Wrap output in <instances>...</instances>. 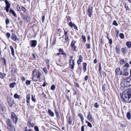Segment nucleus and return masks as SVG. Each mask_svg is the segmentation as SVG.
Wrapping results in <instances>:
<instances>
[{"mask_svg":"<svg viewBox=\"0 0 131 131\" xmlns=\"http://www.w3.org/2000/svg\"><path fill=\"white\" fill-rule=\"evenodd\" d=\"M127 48L125 47L122 48L121 49V50L124 54H126L127 52Z\"/></svg>","mask_w":131,"mask_h":131,"instance_id":"6ab92c4d","label":"nucleus"},{"mask_svg":"<svg viewBox=\"0 0 131 131\" xmlns=\"http://www.w3.org/2000/svg\"><path fill=\"white\" fill-rule=\"evenodd\" d=\"M32 80L33 81H36L40 80V77L41 76V73L39 70H34L32 72Z\"/></svg>","mask_w":131,"mask_h":131,"instance_id":"f03ea898","label":"nucleus"},{"mask_svg":"<svg viewBox=\"0 0 131 131\" xmlns=\"http://www.w3.org/2000/svg\"><path fill=\"white\" fill-rule=\"evenodd\" d=\"M124 85L126 87H129L131 85V77L126 80L124 82Z\"/></svg>","mask_w":131,"mask_h":131,"instance_id":"20e7f679","label":"nucleus"},{"mask_svg":"<svg viewBox=\"0 0 131 131\" xmlns=\"http://www.w3.org/2000/svg\"><path fill=\"white\" fill-rule=\"evenodd\" d=\"M5 3L6 7L10 8V4L9 3L7 0H5Z\"/></svg>","mask_w":131,"mask_h":131,"instance_id":"4be33fe9","label":"nucleus"},{"mask_svg":"<svg viewBox=\"0 0 131 131\" xmlns=\"http://www.w3.org/2000/svg\"><path fill=\"white\" fill-rule=\"evenodd\" d=\"M34 129L35 131H39L38 128L37 126H35L34 127Z\"/></svg>","mask_w":131,"mask_h":131,"instance_id":"de8ad7c7","label":"nucleus"},{"mask_svg":"<svg viewBox=\"0 0 131 131\" xmlns=\"http://www.w3.org/2000/svg\"><path fill=\"white\" fill-rule=\"evenodd\" d=\"M128 73L127 71L125 72L124 74H123L122 75H124L125 76H127L128 75Z\"/></svg>","mask_w":131,"mask_h":131,"instance_id":"864d4df0","label":"nucleus"},{"mask_svg":"<svg viewBox=\"0 0 131 131\" xmlns=\"http://www.w3.org/2000/svg\"><path fill=\"white\" fill-rule=\"evenodd\" d=\"M125 7L126 8V10H128L129 9V8L127 5L125 4Z\"/></svg>","mask_w":131,"mask_h":131,"instance_id":"6e6d98bb","label":"nucleus"},{"mask_svg":"<svg viewBox=\"0 0 131 131\" xmlns=\"http://www.w3.org/2000/svg\"><path fill=\"white\" fill-rule=\"evenodd\" d=\"M87 66V63L85 62H84L83 63V71H84V72H85L86 71V67Z\"/></svg>","mask_w":131,"mask_h":131,"instance_id":"f3484780","label":"nucleus"},{"mask_svg":"<svg viewBox=\"0 0 131 131\" xmlns=\"http://www.w3.org/2000/svg\"><path fill=\"white\" fill-rule=\"evenodd\" d=\"M120 64L122 65L123 64L125 63H126V62H125V61L123 59H122L121 60L119 61Z\"/></svg>","mask_w":131,"mask_h":131,"instance_id":"473e14b6","label":"nucleus"},{"mask_svg":"<svg viewBox=\"0 0 131 131\" xmlns=\"http://www.w3.org/2000/svg\"><path fill=\"white\" fill-rule=\"evenodd\" d=\"M10 48L11 51V53L12 55L14 56V49L12 46H10Z\"/></svg>","mask_w":131,"mask_h":131,"instance_id":"5701e85b","label":"nucleus"},{"mask_svg":"<svg viewBox=\"0 0 131 131\" xmlns=\"http://www.w3.org/2000/svg\"><path fill=\"white\" fill-rule=\"evenodd\" d=\"M82 37L83 39V41L85 42L86 40L85 37L84 36H82Z\"/></svg>","mask_w":131,"mask_h":131,"instance_id":"3c124183","label":"nucleus"},{"mask_svg":"<svg viewBox=\"0 0 131 131\" xmlns=\"http://www.w3.org/2000/svg\"><path fill=\"white\" fill-rule=\"evenodd\" d=\"M69 25L71 27H72L73 26V24L72 22H70V23L69 24Z\"/></svg>","mask_w":131,"mask_h":131,"instance_id":"5fc2aeb1","label":"nucleus"},{"mask_svg":"<svg viewBox=\"0 0 131 131\" xmlns=\"http://www.w3.org/2000/svg\"><path fill=\"white\" fill-rule=\"evenodd\" d=\"M119 36L121 39H123L124 37V35L123 33H120L119 34Z\"/></svg>","mask_w":131,"mask_h":131,"instance_id":"79ce46f5","label":"nucleus"},{"mask_svg":"<svg viewBox=\"0 0 131 131\" xmlns=\"http://www.w3.org/2000/svg\"><path fill=\"white\" fill-rule=\"evenodd\" d=\"M86 123H87L88 124V126L89 127H90L91 128H92V125L88 121H86Z\"/></svg>","mask_w":131,"mask_h":131,"instance_id":"e433bc0d","label":"nucleus"},{"mask_svg":"<svg viewBox=\"0 0 131 131\" xmlns=\"http://www.w3.org/2000/svg\"><path fill=\"white\" fill-rule=\"evenodd\" d=\"M48 112L49 113L50 115L51 116H54V114L50 110H48Z\"/></svg>","mask_w":131,"mask_h":131,"instance_id":"c756f323","label":"nucleus"},{"mask_svg":"<svg viewBox=\"0 0 131 131\" xmlns=\"http://www.w3.org/2000/svg\"><path fill=\"white\" fill-rule=\"evenodd\" d=\"M115 74L116 75H121L123 74L122 71H120V69L119 68H116L115 70Z\"/></svg>","mask_w":131,"mask_h":131,"instance_id":"9d476101","label":"nucleus"},{"mask_svg":"<svg viewBox=\"0 0 131 131\" xmlns=\"http://www.w3.org/2000/svg\"><path fill=\"white\" fill-rule=\"evenodd\" d=\"M124 66L128 68V67H129L130 66L128 63H127L124 65Z\"/></svg>","mask_w":131,"mask_h":131,"instance_id":"c03bdc74","label":"nucleus"},{"mask_svg":"<svg viewBox=\"0 0 131 131\" xmlns=\"http://www.w3.org/2000/svg\"><path fill=\"white\" fill-rule=\"evenodd\" d=\"M2 59L4 61H3V62L4 63V65H6V60L5 58H3Z\"/></svg>","mask_w":131,"mask_h":131,"instance_id":"69168bd1","label":"nucleus"},{"mask_svg":"<svg viewBox=\"0 0 131 131\" xmlns=\"http://www.w3.org/2000/svg\"><path fill=\"white\" fill-rule=\"evenodd\" d=\"M86 48L88 49H89L90 48V44H87L86 45Z\"/></svg>","mask_w":131,"mask_h":131,"instance_id":"052dcab7","label":"nucleus"},{"mask_svg":"<svg viewBox=\"0 0 131 131\" xmlns=\"http://www.w3.org/2000/svg\"><path fill=\"white\" fill-rule=\"evenodd\" d=\"M21 10L24 12V13H25L26 11V9L24 7H22L21 8Z\"/></svg>","mask_w":131,"mask_h":131,"instance_id":"8fccbe9b","label":"nucleus"},{"mask_svg":"<svg viewBox=\"0 0 131 131\" xmlns=\"http://www.w3.org/2000/svg\"><path fill=\"white\" fill-rule=\"evenodd\" d=\"M29 43L31 47H35L37 45V41L35 40H31L30 41Z\"/></svg>","mask_w":131,"mask_h":131,"instance_id":"6e6552de","label":"nucleus"},{"mask_svg":"<svg viewBox=\"0 0 131 131\" xmlns=\"http://www.w3.org/2000/svg\"><path fill=\"white\" fill-rule=\"evenodd\" d=\"M22 18L25 22H28L30 20V17L27 15H25Z\"/></svg>","mask_w":131,"mask_h":131,"instance_id":"f8f14e48","label":"nucleus"},{"mask_svg":"<svg viewBox=\"0 0 131 131\" xmlns=\"http://www.w3.org/2000/svg\"><path fill=\"white\" fill-rule=\"evenodd\" d=\"M99 73L101 74L102 72V67L101 63L99 64Z\"/></svg>","mask_w":131,"mask_h":131,"instance_id":"7c9ffc66","label":"nucleus"},{"mask_svg":"<svg viewBox=\"0 0 131 131\" xmlns=\"http://www.w3.org/2000/svg\"><path fill=\"white\" fill-rule=\"evenodd\" d=\"M55 114L56 115L57 117H59V115L58 111L56 110V109L55 110Z\"/></svg>","mask_w":131,"mask_h":131,"instance_id":"4c0bfd02","label":"nucleus"},{"mask_svg":"<svg viewBox=\"0 0 131 131\" xmlns=\"http://www.w3.org/2000/svg\"><path fill=\"white\" fill-rule=\"evenodd\" d=\"M126 45L128 48H130L131 47V42L130 41H127L126 42Z\"/></svg>","mask_w":131,"mask_h":131,"instance_id":"b1692460","label":"nucleus"},{"mask_svg":"<svg viewBox=\"0 0 131 131\" xmlns=\"http://www.w3.org/2000/svg\"><path fill=\"white\" fill-rule=\"evenodd\" d=\"M11 39L16 42H19V39L17 38V36L14 34H12L11 35Z\"/></svg>","mask_w":131,"mask_h":131,"instance_id":"0eeeda50","label":"nucleus"},{"mask_svg":"<svg viewBox=\"0 0 131 131\" xmlns=\"http://www.w3.org/2000/svg\"><path fill=\"white\" fill-rule=\"evenodd\" d=\"M83 61V57L80 55L79 56V59L77 61V63L79 65L80 64L81 62Z\"/></svg>","mask_w":131,"mask_h":131,"instance_id":"9b49d317","label":"nucleus"},{"mask_svg":"<svg viewBox=\"0 0 131 131\" xmlns=\"http://www.w3.org/2000/svg\"><path fill=\"white\" fill-rule=\"evenodd\" d=\"M106 86L105 84L103 85L102 90L103 91H105L106 90Z\"/></svg>","mask_w":131,"mask_h":131,"instance_id":"f704fd0d","label":"nucleus"},{"mask_svg":"<svg viewBox=\"0 0 131 131\" xmlns=\"http://www.w3.org/2000/svg\"><path fill=\"white\" fill-rule=\"evenodd\" d=\"M99 105L98 104V103L96 102L95 103L94 105V106L96 108H98L99 107Z\"/></svg>","mask_w":131,"mask_h":131,"instance_id":"37998d69","label":"nucleus"},{"mask_svg":"<svg viewBox=\"0 0 131 131\" xmlns=\"http://www.w3.org/2000/svg\"><path fill=\"white\" fill-rule=\"evenodd\" d=\"M55 89V86L54 84L52 85L51 86V89L52 90H54Z\"/></svg>","mask_w":131,"mask_h":131,"instance_id":"a18cd8bd","label":"nucleus"},{"mask_svg":"<svg viewBox=\"0 0 131 131\" xmlns=\"http://www.w3.org/2000/svg\"><path fill=\"white\" fill-rule=\"evenodd\" d=\"M81 131H84V126H83L81 127Z\"/></svg>","mask_w":131,"mask_h":131,"instance_id":"774afa93","label":"nucleus"},{"mask_svg":"<svg viewBox=\"0 0 131 131\" xmlns=\"http://www.w3.org/2000/svg\"><path fill=\"white\" fill-rule=\"evenodd\" d=\"M35 95L33 96V95H32L31 97L32 100L34 102H35L36 101V99L35 98Z\"/></svg>","mask_w":131,"mask_h":131,"instance_id":"c9c22d12","label":"nucleus"},{"mask_svg":"<svg viewBox=\"0 0 131 131\" xmlns=\"http://www.w3.org/2000/svg\"><path fill=\"white\" fill-rule=\"evenodd\" d=\"M6 74L5 73H4L3 74L2 72H0V78L3 79L5 76Z\"/></svg>","mask_w":131,"mask_h":131,"instance_id":"bb28decb","label":"nucleus"},{"mask_svg":"<svg viewBox=\"0 0 131 131\" xmlns=\"http://www.w3.org/2000/svg\"><path fill=\"white\" fill-rule=\"evenodd\" d=\"M5 23L6 25H7L9 23V19L8 18H7V19L6 20Z\"/></svg>","mask_w":131,"mask_h":131,"instance_id":"09e8293b","label":"nucleus"},{"mask_svg":"<svg viewBox=\"0 0 131 131\" xmlns=\"http://www.w3.org/2000/svg\"><path fill=\"white\" fill-rule=\"evenodd\" d=\"M17 10L18 11H20V6L19 5H17Z\"/></svg>","mask_w":131,"mask_h":131,"instance_id":"e2e57ef3","label":"nucleus"},{"mask_svg":"<svg viewBox=\"0 0 131 131\" xmlns=\"http://www.w3.org/2000/svg\"><path fill=\"white\" fill-rule=\"evenodd\" d=\"M127 117L128 119H129L131 118V114L130 113L128 112L126 114Z\"/></svg>","mask_w":131,"mask_h":131,"instance_id":"2f4dec72","label":"nucleus"},{"mask_svg":"<svg viewBox=\"0 0 131 131\" xmlns=\"http://www.w3.org/2000/svg\"><path fill=\"white\" fill-rule=\"evenodd\" d=\"M78 115L79 117L81 118L82 122V123H83V120L84 119V118L82 114H81L80 113H79L78 114Z\"/></svg>","mask_w":131,"mask_h":131,"instance_id":"412c9836","label":"nucleus"},{"mask_svg":"<svg viewBox=\"0 0 131 131\" xmlns=\"http://www.w3.org/2000/svg\"><path fill=\"white\" fill-rule=\"evenodd\" d=\"M76 41L73 40L71 42V46L73 50L74 51H77V46L75 45V44L76 43Z\"/></svg>","mask_w":131,"mask_h":131,"instance_id":"423d86ee","label":"nucleus"},{"mask_svg":"<svg viewBox=\"0 0 131 131\" xmlns=\"http://www.w3.org/2000/svg\"><path fill=\"white\" fill-rule=\"evenodd\" d=\"M16 84V83L15 82L10 83L9 85L10 87L11 88H14V87L15 85Z\"/></svg>","mask_w":131,"mask_h":131,"instance_id":"cd10ccee","label":"nucleus"},{"mask_svg":"<svg viewBox=\"0 0 131 131\" xmlns=\"http://www.w3.org/2000/svg\"><path fill=\"white\" fill-rule=\"evenodd\" d=\"M11 118L13 122L15 124L16 123L18 120V118L17 116L14 112L12 113Z\"/></svg>","mask_w":131,"mask_h":131,"instance_id":"39448f33","label":"nucleus"},{"mask_svg":"<svg viewBox=\"0 0 131 131\" xmlns=\"http://www.w3.org/2000/svg\"><path fill=\"white\" fill-rule=\"evenodd\" d=\"M6 36L7 38L8 39H9L10 37L11 36L10 33L8 32H7L6 33Z\"/></svg>","mask_w":131,"mask_h":131,"instance_id":"58836bf2","label":"nucleus"},{"mask_svg":"<svg viewBox=\"0 0 131 131\" xmlns=\"http://www.w3.org/2000/svg\"><path fill=\"white\" fill-rule=\"evenodd\" d=\"M109 42V43L110 44H111L112 43V40L111 39H108Z\"/></svg>","mask_w":131,"mask_h":131,"instance_id":"bf43d9fd","label":"nucleus"},{"mask_svg":"<svg viewBox=\"0 0 131 131\" xmlns=\"http://www.w3.org/2000/svg\"><path fill=\"white\" fill-rule=\"evenodd\" d=\"M120 50V46L118 45H116V51L117 53H118Z\"/></svg>","mask_w":131,"mask_h":131,"instance_id":"a878e982","label":"nucleus"},{"mask_svg":"<svg viewBox=\"0 0 131 131\" xmlns=\"http://www.w3.org/2000/svg\"><path fill=\"white\" fill-rule=\"evenodd\" d=\"M45 18V16L43 15L42 17L41 20L42 23H43L44 21V19Z\"/></svg>","mask_w":131,"mask_h":131,"instance_id":"4d7b16f0","label":"nucleus"},{"mask_svg":"<svg viewBox=\"0 0 131 131\" xmlns=\"http://www.w3.org/2000/svg\"><path fill=\"white\" fill-rule=\"evenodd\" d=\"M8 103L9 106H10L11 107L12 105L14 104V101L13 100H10L9 101H8Z\"/></svg>","mask_w":131,"mask_h":131,"instance_id":"393cba45","label":"nucleus"},{"mask_svg":"<svg viewBox=\"0 0 131 131\" xmlns=\"http://www.w3.org/2000/svg\"><path fill=\"white\" fill-rule=\"evenodd\" d=\"M30 96L29 94H27L26 95V102L28 103H30L29 100L30 99Z\"/></svg>","mask_w":131,"mask_h":131,"instance_id":"aec40b11","label":"nucleus"},{"mask_svg":"<svg viewBox=\"0 0 131 131\" xmlns=\"http://www.w3.org/2000/svg\"><path fill=\"white\" fill-rule=\"evenodd\" d=\"M73 27L76 30H78L77 27L74 24L73 25Z\"/></svg>","mask_w":131,"mask_h":131,"instance_id":"338daca9","label":"nucleus"},{"mask_svg":"<svg viewBox=\"0 0 131 131\" xmlns=\"http://www.w3.org/2000/svg\"><path fill=\"white\" fill-rule=\"evenodd\" d=\"M112 24L113 25H115L116 26H118V24L117 23L116 21L115 20L113 21Z\"/></svg>","mask_w":131,"mask_h":131,"instance_id":"ea45409f","label":"nucleus"},{"mask_svg":"<svg viewBox=\"0 0 131 131\" xmlns=\"http://www.w3.org/2000/svg\"><path fill=\"white\" fill-rule=\"evenodd\" d=\"M72 90L73 91V94L76 95L77 94V92L76 90L74 89H72Z\"/></svg>","mask_w":131,"mask_h":131,"instance_id":"13d9d810","label":"nucleus"},{"mask_svg":"<svg viewBox=\"0 0 131 131\" xmlns=\"http://www.w3.org/2000/svg\"><path fill=\"white\" fill-rule=\"evenodd\" d=\"M59 51L61 54L63 55L65 57L67 55L66 53L64 51L63 49L60 48L58 50Z\"/></svg>","mask_w":131,"mask_h":131,"instance_id":"ddd939ff","label":"nucleus"},{"mask_svg":"<svg viewBox=\"0 0 131 131\" xmlns=\"http://www.w3.org/2000/svg\"><path fill=\"white\" fill-rule=\"evenodd\" d=\"M14 97L15 99H18L20 98V96L18 95L17 93H15L14 95Z\"/></svg>","mask_w":131,"mask_h":131,"instance_id":"72a5a7b5","label":"nucleus"},{"mask_svg":"<svg viewBox=\"0 0 131 131\" xmlns=\"http://www.w3.org/2000/svg\"><path fill=\"white\" fill-rule=\"evenodd\" d=\"M30 81L27 80L26 82V83L27 85H29L30 84Z\"/></svg>","mask_w":131,"mask_h":131,"instance_id":"49530a36","label":"nucleus"},{"mask_svg":"<svg viewBox=\"0 0 131 131\" xmlns=\"http://www.w3.org/2000/svg\"><path fill=\"white\" fill-rule=\"evenodd\" d=\"M43 72L46 73L47 74L48 72V71L47 69V68H44L43 69Z\"/></svg>","mask_w":131,"mask_h":131,"instance_id":"a19ab883","label":"nucleus"},{"mask_svg":"<svg viewBox=\"0 0 131 131\" xmlns=\"http://www.w3.org/2000/svg\"><path fill=\"white\" fill-rule=\"evenodd\" d=\"M72 64H71V65H70L71 66V69H74V60H72Z\"/></svg>","mask_w":131,"mask_h":131,"instance_id":"c85d7f7f","label":"nucleus"},{"mask_svg":"<svg viewBox=\"0 0 131 131\" xmlns=\"http://www.w3.org/2000/svg\"><path fill=\"white\" fill-rule=\"evenodd\" d=\"M87 11L88 12V15L91 17L92 14L93 8L92 7H89L87 9Z\"/></svg>","mask_w":131,"mask_h":131,"instance_id":"1a4fd4ad","label":"nucleus"},{"mask_svg":"<svg viewBox=\"0 0 131 131\" xmlns=\"http://www.w3.org/2000/svg\"><path fill=\"white\" fill-rule=\"evenodd\" d=\"M16 70L15 69L13 70H12L11 71V73L13 75L16 73Z\"/></svg>","mask_w":131,"mask_h":131,"instance_id":"603ef678","label":"nucleus"},{"mask_svg":"<svg viewBox=\"0 0 131 131\" xmlns=\"http://www.w3.org/2000/svg\"><path fill=\"white\" fill-rule=\"evenodd\" d=\"M9 8H8V7H5V9H6V11L7 12H8L9 11Z\"/></svg>","mask_w":131,"mask_h":131,"instance_id":"0e129e2a","label":"nucleus"},{"mask_svg":"<svg viewBox=\"0 0 131 131\" xmlns=\"http://www.w3.org/2000/svg\"><path fill=\"white\" fill-rule=\"evenodd\" d=\"M122 98L124 101L127 103L131 102V89H128L123 92Z\"/></svg>","mask_w":131,"mask_h":131,"instance_id":"f257e3e1","label":"nucleus"},{"mask_svg":"<svg viewBox=\"0 0 131 131\" xmlns=\"http://www.w3.org/2000/svg\"><path fill=\"white\" fill-rule=\"evenodd\" d=\"M72 117L71 116H69L68 119V123L70 125H72Z\"/></svg>","mask_w":131,"mask_h":131,"instance_id":"dca6fc26","label":"nucleus"},{"mask_svg":"<svg viewBox=\"0 0 131 131\" xmlns=\"http://www.w3.org/2000/svg\"><path fill=\"white\" fill-rule=\"evenodd\" d=\"M27 125L31 127H33L35 125V124L34 123H31V120L29 119L27 122Z\"/></svg>","mask_w":131,"mask_h":131,"instance_id":"2eb2a0df","label":"nucleus"},{"mask_svg":"<svg viewBox=\"0 0 131 131\" xmlns=\"http://www.w3.org/2000/svg\"><path fill=\"white\" fill-rule=\"evenodd\" d=\"M68 39V35H65L64 39L65 40H67Z\"/></svg>","mask_w":131,"mask_h":131,"instance_id":"680f3d73","label":"nucleus"},{"mask_svg":"<svg viewBox=\"0 0 131 131\" xmlns=\"http://www.w3.org/2000/svg\"><path fill=\"white\" fill-rule=\"evenodd\" d=\"M87 119L88 120L90 121H92L93 120V118H92V116L91 115L90 112H89L88 115Z\"/></svg>","mask_w":131,"mask_h":131,"instance_id":"4468645a","label":"nucleus"},{"mask_svg":"<svg viewBox=\"0 0 131 131\" xmlns=\"http://www.w3.org/2000/svg\"><path fill=\"white\" fill-rule=\"evenodd\" d=\"M9 13L10 14H12L15 17H17V16L15 12L12 9H10Z\"/></svg>","mask_w":131,"mask_h":131,"instance_id":"a211bd4d","label":"nucleus"},{"mask_svg":"<svg viewBox=\"0 0 131 131\" xmlns=\"http://www.w3.org/2000/svg\"><path fill=\"white\" fill-rule=\"evenodd\" d=\"M6 122L8 128L10 131H15L14 127L9 119H8Z\"/></svg>","mask_w":131,"mask_h":131,"instance_id":"7ed1b4c3","label":"nucleus"}]
</instances>
